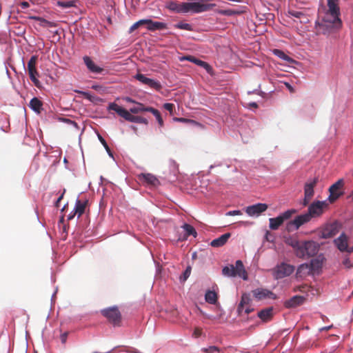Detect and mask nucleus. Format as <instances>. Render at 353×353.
I'll return each mask as SVG.
<instances>
[{"instance_id": "f257e3e1", "label": "nucleus", "mask_w": 353, "mask_h": 353, "mask_svg": "<svg viewBox=\"0 0 353 353\" xmlns=\"http://www.w3.org/2000/svg\"><path fill=\"white\" fill-rule=\"evenodd\" d=\"M327 1L328 10L324 17L323 21L326 26L339 30L342 27V21L339 17L340 8L338 4L339 0Z\"/></svg>"}, {"instance_id": "f03ea898", "label": "nucleus", "mask_w": 353, "mask_h": 353, "mask_svg": "<svg viewBox=\"0 0 353 353\" xmlns=\"http://www.w3.org/2000/svg\"><path fill=\"white\" fill-rule=\"evenodd\" d=\"M109 110H113L116 112L120 117L125 119L126 121L137 123H143L147 125L148 123V121L147 119L140 117V116H134L130 113L127 110L119 106L118 104L115 103H111L108 105Z\"/></svg>"}, {"instance_id": "7ed1b4c3", "label": "nucleus", "mask_w": 353, "mask_h": 353, "mask_svg": "<svg viewBox=\"0 0 353 353\" xmlns=\"http://www.w3.org/2000/svg\"><path fill=\"white\" fill-rule=\"evenodd\" d=\"M222 274L228 277L239 276L245 281L248 279V274L244 268L243 262L241 260H237L236 261L235 266L233 265L225 266L222 270Z\"/></svg>"}, {"instance_id": "20e7f679", "label": "nucleus", "mask_w": 353, "mask_h": 353, "mask_svg": "<svg viewBox=\"0 0 353 353\" xmlns=\"http://www.w3.org/2000/svg\"><path fill=\"white\" fill-rule=\"evenodd\" d=\"M319 250V245L313 241H303L301 247V250L298 251V257L308 258L314 256L317 254Z\"/></svg>"}, {"instance_id": "39448f33", "label": "nucleus", "mask_w": 353, "mask_h": 353, "mask_svg": "<svg viewBox=\"0 0 353 353\" xmlns=\"http://www.w3.org/2000/svg\"><path fill=\"white\" fill-rule=\"evenodd\" d=\"M296 213V210L294 209L288 210L283 213L281 214L276 218H270L269 219L270 225L269 227L272 230H277L285 221L290 219L293 214Z\"/></svg>"}, {"instance_id": "423d86ee", "label": "nucleus", "mask_w": 353, "mask_h": 353, "mask_svg": "<svg viewBox=\"0 0 353 353\" xmlns=\"http://www.w3.org/2000/svg\"><path fill=\"white\" fill-rule=\"evenodd\" d=\"M102 314L114 326H119L121 321V314L117 307H112L101 311Z\"/></svg>"}, {"instance_id": "0eeeda50", "label": "nucleus", "mask_w": 353, "mask_h": 353, "mask_svg": "<svg viewBox=\"0 0 353 353\" xmlns=\"http://www.w3.org/2000/svg\"><path fill=\"white\" fill-rule=\"evenodd\" d=\"M214 6H215L214 3L206 4L201 2H185V13H201L203 12H207L210 10Z\"/></svg>"}, {"instance_id": "6e6552de", "label": "nucleus", "mask_w": 353, "mask_h": 353, "mask_svg": "<svg viewBox=\"0 0 353 353\" xmlns=\"http://www.w3.org/2000/svg\"><path fill=\"white\" fill-rule=\"evenodd\" d=\"M37 61V57L35 55L32 56L28 62L27 69L31 81L33 82L36 87L40 88L41 83L37 79V77L39 76V72H37V70L36 68Z\"/></svg>"}, {"instance_id": "1a4fd4ad", "label": "nucleus", "mask_w": 353, "mask_h": 353, "mask_svg": "<svg viewBox=\"0 0 353 353\" xmlns=\"http://www.w3.org/2000/svg\"><path fill=\"white\" fill-rule=\"evenodd\" d=\"M344 186V181L343 179H339L336 183L332 184L330 188V196L329 201L332 203L343 195V188Z\"/></svg>"}, {"instance_id": "9d476101", "label": "nucleus", "mask_w": 353, "mask_h": 353, "mask_svg": "<svg viewBox=\"0 0 353 353\" xmlns=\"http://www.w3.org/2000/svg\"><path fill=\"white\" fill-rule=\"evenodd\" d=\"M134 79L141 82L142 84L145 85L157 91H159L162 88V85L159 81L148 78L143 74L137 73L134 76Z\"/></svg>"}, {"instance_id": "9b49d317", "label": "nucleus", "mask_w": 353, "mask_h": 353, "mask_svg": "<svg viewBox=\"0 0 353 353\" xmlns=\"http://www.w3.org/2000/svg\"><path fill=\"white\" fill-rule=\"evenodd\" d=\"M327 206L325 201H315L312 203L308 208L307 213L310 219L312 217L319 216L323 212V209Z\"/></svg>"}, {"instance_id": "f8f14e48", "label": "nucleus", "mask_w": 353, "mask_h": 353, "mask_svg": "<svg viewBox=\"0 0 353 353\" xmlns=\"http://www.w3.org/2000/svg\"><path fill=\"white\" fill-rule=\"evenodd\" d=\"M252 295L257 301L276 299V296L272 291L265 288H256L252 291Z\"/></svg>"}, {"instance_id": "ddd939ff", "label": "nucleus", "mask_w": 353, "mask_h": 353, "mask_svg": "<svg viewBox=\"0 0 353 353\" xmlns=\"http://www.w3.org/2000/svg\"><path fill=\"white\" fill-rule=\"evenodd\" d=\"M294 267L287 263H281L276 266L274 270L276 279H282L290 275L294 272Z\"/></svg>"}, {"instance_id": "4468645a", "label": "nucleus", "mask_w": 353, "mask_h": 353, "mask_svg": "<svg viewBox=\"0 0 353 353\" xmlns=\"http://www.w3.org/2000/svg\"><path fill=\"white\" fill-rule=\"evenodd\" d=\"M334 243L341 252H353V247L348 246V237L344 233L334 240Z\"/></svg>"}, {"instance_id": "2eb2a0df", "label": "nucleus", "mask_w": 353, "mask_h": 353, "mask_svg": "<svg viewBox=\"0 0 353 353\" xmlns=\"http://www.w3.org/2000/svg\"><path fill=\"white\" fill-rule=\"evenodd\" d=\"M310 220L311 219L307 213L297 216L293 221H291L288 223V230H292V227L293 226H294V228L297 230L302 225L309 222Z\"/></svg>"}, {"instance_id": "dca6fc26", "label": "nucleus", "mask_w": 353, "mask_h": 353, "mask_svg": "<svg viewBox=\"0 0 353 353\" xmlns=\"http://www.w3.org/2000/svg\"><path fill=\"white\" fill-rule=\"evenodd\" d=\"M339 232V225L337 223H333L327 225L321 231V237L329 239L335 236Z\"/></svg>"}, {"instance_id": "f3484780", "label": "nucleus", "mask_w": 353, "mask_h": 353, "mask_svg": "<svg viewBox=\"0 0 353 353\" xmlns=\"http://www.w3.org/2000/svg\"><path fill=\"white\" fill-rule=\"evenodd\" d=\"M268 209V205L265 203H257L255 205L248 206L245 208V212L251 216H259L262 212Z\"/></svg>"}, {"instance_id": "a211bd4d", "label": "nucleus", "mask_w": 353, "mask_h": 353, "mask_svg": "<svg viewBox=\"0 0 353 353\" xmlns=\"http://www.w3.org/2000/svg\"><path fill=\"white\" fill-rule=\"evenodd\" d=\"M138 179L142 183H145L148 185L157 186L159 184V179L152 174H140L138 175Z\"/></svg>"}, {"instance_id": "6ab92c4d", "label": "nucleus", "mask_w": 353, "mask_h": 353, "mask_svg": "<svg viewBox=\"0 0 353 353\" xmlns=\"http://www.w3.org/2000/svg\"><path fill=\"white\" fill-rule=\"evenodd\" d=\"M166 8L171 11L176 13H185V2L179 3L176 1H172L167 3Z\"/></svg>"}, {"instance_id": "aec40b11", "label": "nucleus", "mask_w": 353, "mask_h": 353, "mask_svg": "<svg viewBox=\"0 0 353 353\" xmlns=\"http://www.w3.org/2000/svg\"><path fill=\"white\" fill-rule=\"evenodd\" d=\"M145 25H147V29L150 31L157 30H163L167 28V24L160 21H154L151 19H145Z\"/></svg>"}, {"instance_id": "412c9836", "label": "nucleus", "mask_w": 353, "mask_h": 353, "mask_svg": "<svg viewBox=\"0 0 353 353\" xmlns=\"http://www.w3.org/2000/svg\"><path fill=\"white\" fill-rule=\"evenodd\" d=\"M318 182V178H314L311 182L307 183L304 187V196L307 199H311L314 194V188Z\"/></svg>"}, {"instance_id": "4be33fe9", "label": "nucleus", "mask_w": 353, "mask_h": 353, "mask_svg": "<svg viewBox=\"0 0 353 353\" xmlns=\"http://www.w3.org/2000/svg\"><path fill=\"white\" fill-rule=\"evenodd\" d=\"M305 300V298L302 296L296 295L291 299L287 300L284 303V306L287 308L296 307L301 305Z\"/></svg>"}, {"instance_id": "5701e85b", "label": "nucleus", "mask_w": 353, "mask_h": 353, "mask_svg": "<svg viewBox=\"0 0 353 353\" xmlns=\"http://www.w3.org/2000/svg\"><path fill=\"white\" fill-rule=\"evenodd\" d=\"M310 274H313L309 263H303L300 265L296 271V276L304 278Z\"/></svg>"}, {"instance_id": "b1692460", "label": "nucleus", "mask_w": 353, "mask_h": 353, "mask_svg": "<svg viewBox=\"0 0 353 353\" xmlns=\"http://www.w3.org/2000/svg\"><path fill=\"white\" fill-rule=\"evenodd\" d=\"M273 307H270L261 310L257 314L259 318H260L263 321L268 322L270 321L273 317Z\"/></svg>"}, {"instance_id": "393cba45", "label": "nucleus", "mask_w": 353, "mask_h": 353, "mask_svg": "<svg viewBox=\"0 0 353 353\" xmlns=\"http://www.w3.org/2000/svg\"><path fill=\"white\" fill-rule=\"evenodd\" d=\"M230 237V233L222 234L221 236L212 240L210 243V245L214 248L221 247L226 243Z\"/></svg>"}, {"instance_id": "a878e982", "label": "nucleus", "mask_w": 353, "mask_h": 353, "mask_svg": "<svg viewBox=\"0 0 353 353\" xmlns=\"http://www.w3.org/2000/svg\"><path fill=\"white\" fill-rule=\"evenodd\" d=\"M83 61L87 68L90 71L94 73H100L102 72L103 69L97 65L93 62V61L90 59V57L85 56L83 57Z\"/></svg>"}, {"instance_id": "bb28decb", "label": "nucleus", "mask_w": 353, "mask_h": 353, "mask_svg": "<svg viewBox=\"0 0 353 353\" xmlns=\"http://www.w3.org/2000/svg\"><path fill=\"white\" fill-rule=\"evenodd\" d=\"M181 60H188L190 62H192V63H196V65H199V66H201L203 67V68H205L208 72H209L210 70H211V67L210 65L203 61H201L200 59H196V57H193V56H186V57H184L181 59Z\"/></svg>"}, {"instance_id": "cd10ccee", "label": "nucleus", "mask_w": 353, "mask_h": 353, "mask_svg": "<svg viewBox=\"0 0 353 353\" xmlns=\"http://www.w3.org/2000/svg\"><path fill=\"white\" fill-rule=\"evenodd\" d=\"M29 106L33 111L38 114H40L43 110V103L37 97H34L30 100Z\"/></svg>"}, {"instance_id": "c85d7f7f", "label": "nucleus", "mask_w": 353, "mask_h": 353, "mask_svg": "<svg viewBox=\"0 0 353 353\" xmlns=\"http://www.w3.org/2000/svg\"><path fill=\"white\" fill-rule=\"evenodd\" d=\"M88 204V201L82 202L81 200L77 199L75 203L74 208V214H77L78 218H79L84 212Z\"/></svg>"}, {"instance_id": "c756f323", "label": "nucleus", "mask_w": 353, "mask_h": 353, "mask_svg": "<svg viewBox=\"0 0 353 353\" xmlns=\"http://www.w3.org/2000/svg\"><path fill=\"white\" fill-rule=\"evenodd\" d=\"M251 302V299L250 296V294H243L241 296V300L238 305L237 311L239 314H241L243 312V310L246 305H249Z\"/></svg>"}, {"instance_id": "7c9ffc66", "label": "nucleus", "mask_w": 353, "mask_h": 353, "mask_svg": "<svg viewBox=\"0 0 353 353\" xmlns=\"http://www.w3.org/2000/svg\"><path fill=\"white\" fill-rule=\"evenodd\" d=\"M309 265L313 274L319 273L323 265V259L318 257L312 259Z\"/></svg>"}, {"instance_id": "2f4dec72", "label": "nucleus", "mask_w": 353, "mask_h": 353, "mask_svg": "<svg viewBox=\"0 0 353 353\" xmlns=\"http://www.w3.org/2000/svg\"><path fill=\"white\" fill-rule=\"evenodd\" d=\"M135 104L136 106L132 107L130 108L129 110H128V112H130V114H138L142 112H148V109L151 108L145 107L143 103L139 102H136Z\"/></svg>"}, {"instance_id": "473e14b6", "label": "nucleus", "mask_w": 353, "mask_h": 353, "mask_svg": "<svg viewBox=\"0 0 353 353\" xmlns=\"http://www.w3.org/2000/svg\"><path fill=\"white\" fill-rule=\"evenodd\" d=\"M205 299L210 304H215L217 301V294L214 291L208 290L205 293Z\"/></svg>"}, {"instance_id": "72a5a7b5", "label": "nucleus", "mask_w": 353, "mask_h": 353, "mask_svg": "<svg viewBox=\"0 0 353 353\" xmlns=\"http://www.w3.org/2000/svg\"><path fill=\"white\" fill-rule=\"evenodd\" d=\"M148 112H151L157 119L159 125L162 127L163 125V120L161 116L159 111L154 108L148 109Z\"/></svg>"}, {"instance_id": "f704fd0d", "label": "nucleus", "mask_w": 353, "mask_h": 353, "mask_svg": "<svg viewBox=\"0 0 353 353\" xmlns=\"http://www.w3.org/2000/svg\"><path fill=\"white\" fill-rule=\"evenodd\" d=\"M185 232V235L187 236L192 235L193 236L196 237L197 235V233L196 232V230L193 226H192L190 224L185 223L182 227Z\"/></svg>"}, {"instance_id": "c9c22d12", "label": "nucleus", "mask_w": 353, "mask_h": 353, "mask_svg": "<svg viewBox=\"0 0 353 353\" xmlns=\"http://www.w3.org/2000/svg\"><path fill=\"white\" fill-rule=\"evenodd\" d=\"M78 0H70V1H58L57 5L59 7L63 8H68L71 7H75Z\"/></svg>"}, {"instance_id": "e433bc0d", "label": "nucleus", "mask_w": 353, "mask_h": 353, "mask_svg": "<svg viewBox=\"0 0 353 353\" xmlns=\"http://www.w3.org/2000/svg\"><path fill=\"white\" fill-rule=\"evenodd\" d=\"M201 351L205 353H220L223 352V349H221L219 347L214 345L209 346L208 347H203Z\"/></svg>"}, {"instance_id": "4c0bfd02", "label": "nucleus", "mask_w": 353, "mask_h": 353, "mask_svg": "<svg viewBox=\"0 0 353 353\" xmlns=\"http://www.w3.org/2000/svg\"><path fill=\"white\" fill-rule=\"evenodd\" d=\"M174 27L178 29L185 30L188 31L192 30V26L190 23L180 22L174 25Z\"/></svg>"}, {"instance_id": "58836bf2", "label": "nucleus", "mask_w": 353, "mask_h": 353, "mask_svg": "<svg viewBox=\"0 0 353 353\" xmlns=\"http://www.w3.org/2000/svg\"><path fill=\"white\" fill-rule=\"evenodd\" d=\"M35 19L39 20L41 23V25L43 27H55L57 26L54 22L47 21L41 17H36Z\"/></svg>"}, {"instance_id": "ea45409f", "label": "nucleus", "mask_w": 353, "mask_h": 353, "mask_svg": "<svg viewBox=\"0 0 353 353\" xmlns=\"http://www.w3.org/2000/svg\"><path fill=\"white\" fill-rule=\"evenodd\" d=\"M218 13H219L222 15H225V16H232L234 14H240V12L228 9V10H220L218 11Z\"/></svg>"}, {"instance_id": "a19ab883", "label": "nucleus", "mask_w": 353, "mask_h": 353, "mask_svg": "<svg viewBox=\"0 0 353 353\" xmlns=\"http://www.w3.org/2000/svg\"><path fill=\"white\" fill-rule=\"evenodd\" d=\"M274 54L275 55H276L277 57H279V58L282 59L283 60H285V61L290 60V57L281 50H278V49L274 50Z\"/></svg>"}, {"instance_id": "79ce46f5", "label": "nucleus", "mask_w": 353, "mask_h": 353, "mask_svg": "<svg viewBox=\"0 0 353 353\" xmlns=\"http://www.w3.org/2000/svg\"><path fill=\"white\" fill-rule=\"evenodd\" d=\"M191 267L188 266L185 270L183 272V274L180 276V280L182 282H185L188 278L190 276L191 273Z\"/></svg>"}, {"instance_id": "37998d69", "label": "nucleus", "mask_w": 353, "mask_h": 353, "mask_svg": "<svg viewBox=\"0 0 353 353\" xmlns=\"http://www.w3.org/2000/svg\"><path fill=\"white\" fill-rule=\"evenodd\" d=\"M143 25H145V19H141V20L138 21L137 22L134 23L130 28L129 32L132 33V32H134L135 30H137V28H139L140 26H141Z\"/></svg>"}, {"instance_id": "c03bdc74", "label": "nucleus", "mask_w": 353, "mask_h": 353, "mask_svg": "<svg viewBox=\"0 0 353 353\" xmlns=\"http://www.w3.org/2000/svg\"><path fill=\"white\" fill-rule=\"evenodd\" d=\"M290 245L295 250L296 255L298 256V251L301 250V247L302 245V242H300V241H299L297 240H293L290 243Z\"/></svg>"}, {"instance_id": "a18cd8bd", "label": "nucleus", "mask_w": 353, "mask_h": 353, "mask_svg": "<svg viewBox=\"0 0 353 353\" xmlns=\"http://www.w3.org/2000/svg\"><path fill=\"white\" fill-rule=\"evenodd\" d=\"M98 138H99L100 142L102 143V145L105 148V149L107 151V152L108 153V154L110 156H112L111 150H110V148H109V146H108L107 142L105 141V140L99 134H98Z\"/></svg>"}, {"instance_id": "49530a36", "label": "nucleus", "mask_w": 353, "mask_h": 353, "mask_svg": "<svg viewBox=\"0 0 353 353\" xmlns=\"http://www.w3.org/2000/svg\"><path fill=\"white\" fill-rule=\"evenodd\" d=\"M173 120L174 121H177V122H183V123H194V124H196V122L193 121V120H191V119H185V118H177V117H174L173 119Z\"/></svg>"}, {"instance_id": "de8ad7c7", "label": "nucleus", "mask_w": 353, "mask_h": 353, "mask_svg": "<svg viewBox=\"0 0 353 353\" xmlns=\"http://www.w3.org/2000/svg\"><path fill=\"white\" fill-rule=\"evenodd\" d=\"M288 13L290 16L296 18H301L302 16L304 15V14L302 12H299L296 10H289Z\"/></svg>"}, {"instance_id": "09e8293b", "label": "nucleus", "mask_w": 353, "mask_h": 353, "mask_svg": "<svg viewBox=\"0 0 353 353\" xmlns=\"http://www.w3.org/2000/svg\"><path fill=\"white\" fill-rule=\"evenodd\" d=\"M342 264L347 269H350L352 267L350 260L347 256L344 258V259L342 261Z\"/></svg>"}, {"instance_id": "8fccbe9b", "label": "nucleus", "mask_w": 353, "mask_h": 353, "mask_svg": "<svg viewBox=\"0 0 353 353\" xmlns=\"http://www.w3.org/2000/svg\"><path fill=\"white\" fill-rule=\"evenodd\" d=\"M163 108L170 112V114H172V112L174 109V105L170 103H166L163 105Z\"/></svg>"}, {"instance_id": "3c124183", "label": "nucleus", "mask_w": 353, "mask_h": 353, "mask_svg": "<svg viewBox=\"0 0 353 353\" xmlns=\"http://www.w3.org/2000/svg\"><path fill=\"white\" fill-rule=\"evenodd\" d=\"M242 212L241 210H232L229 211L226 213V216H235V215H241Z\"/></svg>"}, {"instance_id": "603ef678", "label": "nucleus", "mask_w": 353, "mask_h": 353, "mask_svg": "<svg viewBox=\"0 0 353 353\" xmlns=\"http://www.w3.org/2000/svg\"><path fill=\"white\" fill-rule=\"evenodd\" d=\"M202 334V330L199 327H196L193 332V336L196 338L201 336Z\"/></svg>"}, {"instance_id": "864d4df0", "label": "nucleus", "mask_w": 353, "mask_h": 353, "mask_svg": "<svg viewBox=\"0 0 353 353\" xmlns=\"http://www.w3.org/2000/svg\"><path fill=\"white\" fill-rule=\"evenodd\" d=\"M65 192V190H64L63 192L57 199V201L55 203V207L56 208H59V203H60L61 201L63 198V195H64Z\"/></svg>"}, {"instance_id": "5fc2aeb1", "label": "nucleus", "mask_w": 353, "mask_h": 353, "mask_svg": "<svg viewBox=\"0 0 353 353\" xmlns=\"http://www.w3.org/2000/svg\"><path fill=\"white\" fill-rule=\"evenodd\" d=\"M67 337H68V332H64L63 334H62L61 335L60 338H61V341L63 343H65L66 342Z\"/></svg>"}, {"instance_id": "6e6d98bb", "label": "nucleus", "mask_w": 353, "mask_h": 353, "mask_svg": "<svg viewBox=\"0 0 353 353\" xmlns=\"http://www.w3.org/2000/svg\"><path fill=\"white\" fill-rule=\"evenodd\" d=\"M253 310L252 308L250 307V305H246L243 310L245 314H250Z\"/></svg>"}, {"instance_id": "4d7b16f0", "label": "nucleus", "mask_w": 353, "mask_h": 353, "mask_svg": "<svg viewBox=\"0 0 353 353\" xmlns=\"http://www.w3.org/2000/svg\"><path fill=\"white\" fill-rule=\"evenodd\" d=\"M21 8L26 9L29 7L30 4L27 1H22L20 4Z\"/></svg>"}, {"instance_id": "13d9d810", "label": "nucleus", "mask_w": 353, "mask_h": 353, "mask_svg": "<svg viewBox=\"0 0 353 353\" xmlns=\"http://www.w3.org/2000/svg\"><path fill=\"white\" fill-rule=\"evenodd\" d=\"M75 215H77V214H74V210H73L72 212H71L68 216V220H72L74 216Z\"/></svg>"}, {"instance_id": "bf43d9fd", "label": "nucleus", "mask_w": 353, "mask_h": 353, "mask_svg": "<svg viewBox=\"0 0 353 353\" xmlns=\"http://www.w3.org/2000/svg\"><path fill=\"white\" fill-rule=\"evenodd\" d=\"M286 87L289 89V90L291 92H294V89L291 86V85L288 83H285Z\"/></svg>"}, {"instance_id": "052dcab7", "label": "nucleus", "mask_w": 353, "mask_h": 353, "mask_svg": "<svg viewBox=\"0 0 353 353\" xmlns=\"http://www.w3.org/2000/svg\"><path fill=\"white\" fill-rule=\"evenodd\" d=\"M125 101H127V102H130V103H135L136 101H134L133 99H132L130 97H125Z\"/></svg>"}, {"instance_id": "680f3d73", "label": "nucleus", "mask_w": 353, "mask_h": 353, "mask_svg": "<svg viewBox=\"0 0 353 353\" xmlns=\"http://www.w3.org/2000/svg\"><path fill=\"white\" fill-rule=\"evenodd\" d=\"M310 200H311V199H307V198H305H305H304V200H303V205L304 206L307 205Z\"/></svg>"}, {"instance_id": "e2e57ef3", "label": "nucleus", "mask_w": 353, "mask_h": 353, "mask_svg": "<svg viewBox=\"0 0 353 353\" xmlns=\"http://www.w3.org/2000/svg\"><path fill=\"white\" fill-rule=\"evenodd\" d=\"M252 105L254 108H257L258 107V105L256 103H252Z\"/></svg>"}, {"instance_id": "0e129e2a", "label": "nucleus", "mask_w": 353, "mask_h": 353, "mask_svg": "<svg viewBox=\"0 0 353 353\" xmlns=\"http://www.w3.org/2000/svg\"><path fill=\"white\" fill-rule=\"evenodd\" d=\"M330 327H325L322 328V330H330Z\"/></svg>"}, {"instance_id": "69168bd1", "label": "nucleus", "mask_w": 353, "mask_h": 353, "mask_svg": "<svg viewBox=\"0 0 353 353\" xmlns=\"http://www.w3.org/2000/svg\"><path fill=\"white\" fill-rule=\"evenodd\" d=\"M65 206H64V207L62 208V210H62V211H63V210H65Z\"/></svg>"}, {"instance_id": "338daca9", "label": "nucleus", "mask_w": 353, "mask_h": 353, "mask_svg": "<svg viewBox=\"0 0 353 353\" xmlns=\"http://www.w3.org/2000/svg\"><path fill=\"white\" fill-rule=\"evenodd\" d=\"M352 198H353V191H352Z\"/></svg>"}]
</instances>
